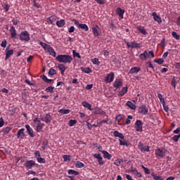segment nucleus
I'll return each instance as SVG.
<instances>
[{
  "instance_id": "nucleus-21",
  "label": "nucleus",
  "mask_w": 180,
  "mask_h": 180,
  "mask_svg": "<svg viewBox=\"0 0 180 180\" xmlns=\"http://www.w3.org/2000/svg\"><path fill=\"white\" fill-rule=\"evenodd\" d=\"M140 71H141V68L139 67H134L129 70V74H137L140 72Z\"/></svg>"
},
{
  "instance_id": "nucleus-13",
  "label": "nucleus",
  "mask_w": 180,
  "mask_h": 180,
  "mask_svg": "<svg viewBox=\"0 0 180 180\" xmlns=\"http://www.w3.org/2000/svg\"><path fill=\"white\" fill-rule=\"evenodd\" d=\"M113 79H115V73L113 72H111L110 74L107 75V77L105 79V82H108V84L110 82H113Z\"/></svg>"
},
{
  "instance_id": "nucleus-64",
  "label": "nucleus",
  "mask_w": 180,
  "mask_h": 180,
  "mask_svg": "<svg viewBox=\"0 0 180 180\" xmlns=\"http://www.w3.org/2000/svg\"><path fill=\"white\" fill-rule=\"evenodd\" d=\"M8 44V42L6 41V39H4L1 41V47H3L4 49H5V47H6V44Z\"/></svg>"
},
{
  "instance_id": "nucleus-41",
  "label": "nucleus",
  "mask_w": 180,
  "mask_h": 180,
  "mask_svg": "<svg viewBox=\"0 0 180 180\" xmlns=\"http://www.w3.org/2000/svg\"><path fill=\"white\" fill-rule=\"evenodd\" d=\"M123 117H124V115H117L116 117H115V122H117V123L119 124V123H120V122L122 121Z\"/></svg>"
},
{
  "instance_id": "nucleus-10",
  "label": "nucleus",
  "mask_w": 180,
  "mask_h": 180,
  "mask_svg": "<svg viewBox=\"0 0 180 180\" xmlns=\"http://www.w3.org/2000/svg\"><path fill=\"white\" fill-rule=\"evenodd\" d=\"M34 165H36V162L34 160H27L24 163V166H25L26 168H28V169H32Z\"/></svg>"
},
{
  "instance_id": "nucleus-61",
  "label": "nucleus",
  "mask_w": 180,
  "mask_h": 180,
  "mask_svg": "<svg viewBox=\"0 0 180 180\" xmlns=\"http://www.w3.org/2000/svg\"><path fill=\"white\" fill-rule=\"evenodd\" d=\"M95 1L99 5H105L106 4V0H95Z\"/></svg>"
},
{
  "instance_id": "nucleus-25",
  "label": "nucleus",
  "mask_w": 180,
  "mask_h": 180,
  "mask_svg": "<svg viewBox=\"0 0 180 180\" xmlns=\"http://www.w3.org/2000/svg\"><path fill=\"white\" fill-rule=\"evenodd\" d=\"M113 136L115 137H119L120 140H124V135H123V134L119 132L118 131H115L113 132Z\"/></svg>"
},
{
  "instance_id": "nucleus-9",
  "label": "nucleus",
  "mask_w": 180,
  "mask_h": 180,
  "mask_svg": "<svg viewBox=\"0 0 180 180\" xmlns=\"http://www.w3.org/2000/svg\"><path fill=\"white\" fill-rule=\"evenodd\" d=\"M40 120H41V122H44L45 123H51V121L53 120V117H51V115H50V114H46L45 116L41 117Z\"/></svg>"
},
{
  "instance_id": "nucleus-54",
  "label": "nucleus",
  "mask_w": 180,
  "mask_h": 180,
  "mask_svg": "<svg viewBox=\"0 0 180 180\" xmlns=\"http://www.w3.org/2000/svg\"><path fill=\"white\" fill-rule=\"evenodd\" d=\"M123 162V160H117L114 162V165H116L117 167H120V164Z\"/></svg>"
},
{
  "instance_id": "nucleus-29",
  "label": "nucleus",
  "mask_w": 180,
  "mask_h": 180,
  "mask_svg": "<svg viewBox=\"0 0 180 180\" xmlns=\"http://www.w3.org/2000/svg\"><path fill=\"white\" fill-rule=\"evenodd\" d=\"M128 88L127 87H123L122 90L118 93V96H124L126 94H127Z\"/></svg>"
},
{
  "instance_id": "nucleus-33",
  "label": "nucleus",
  "mask_w": 180,
  "mask_h": 180,
  "mask_svg": "<svg viewBox=\"0 0 180 180\" xmlns=\"http://www.w3.org/2000/svg\"><path fill=\"white\" fill-rule=\"evenodd\" d=\"M56 25L58 26V27H63V26L65 25V20L62 19L59 21H57Z\"/></svg>"
},
{
  "instance_id": "nucleus-7",
  "label": "nucleus",
  "mask_w": 180,
  "mask_h": 180,
  "mask_svg": "<svg viewBox=\"0 0 180 180\" xmlns=\"http://www.w3.org/2000/svg\"><path fill=\"white\" fill-rule=\"evenodd\" d=\"M138 148L141 150V153H150V146H144L141 142H139Z\"/></svg>"
},
{
  "instance_id": "nucleus-27",
  "label": "nucleus",
  "mask_w": 180,
  "mask_h": 180,
  "mask_svg": "<svg viewBox=\"0 0 180 180\" xmlns=\"http://www.w3.org/2000/svg\"><path fill=\"white\" fill-rule=\"evenodd\" d=\"M82 106H84V108H86L87 109H89V110H94V109H92V105L86 101H82Z\"/></svg>"
},
{
  "instance_id": "nucleus-62",
  "label": "nucleus",
  "mask_w": 180,
  "mask_h": 180,
  "mask_svg": "<svg viewBox=\"0 0 180 180\" xmlns=\"http://www.w3.org/2000/svg\"><path fill=\"white\" fill-rule=\"evenodd\" d=\"M49 144V142L47 141H44L43 143H42V146H41V148L42 150H46V148H47V145Z\"/></svg>"
},
{
  "instance_id": "nucleus-30",
  "label": "nucleus",
  "mask_w": 180,
  "mask_h": 180,
  "mask_svg": "<svg viewBox=\"0 0 180 180\" xmlns=\"http://www.w3.org/2000/svg\"><path fill=\"white\" fill-rule=\"evenodd\" d=\"M80 70L82 72H84V74H91V72H92V69H91V68L81 67Z\"/></svg>"
},
{
  "instance_id": "nucleus-58",
  "label": "nucleus",
  "mask_w": 180,
  "mask_h": 180,
  "mask_svg": "<svg viewBox=\"0 0 180 180\" xmlns=\"http://www.w3.org/2000/svg\"><path fill=\"white\" fill-rule=\"evenodd\" d=\"M77 124V120H70L69 121L70 127H72V126H74V124Z\"/></svg>"
},
{
  "instance_id": "nucleus-20",
  "label": "nucleus",
  "mask_w": 180,
  "mask_h": 180,
  "mask_svg": "<svg viewBox=\"0 0 180 180\" xmlns=\"http://www.w3.org/2000/svg\"><path fill=\"white\" fill-rule=\"evenodd\" d=\"M98 29H99V26L98 25H96L95 27H92V32L94 37H99L100 36L99 31L98 30Z\"/></svg>"
},
{
  "instance_id": "nucleus-35",
  "label": "nucleus",
  "mask_w": 180,
  "mask_h": 180,
  "mask_svg": "<svg viewBox=\"0 0 180 180\" xmlns=\"http://www.w3.org/2000/svg\"><path fill=\"white\" fill-rule=\"evenodd\" d=\"M78 29H82V30L85 32H88V30H89V27H88L86 24H80Z\"/></svg>"
},
{
  "instance_id": "nucleus-46",
  "label": "nucleus",
  "mask_w": 180,
  "mask_h": 180,
  "mask_svg": "<svg viewBox=\"0 0 180 180\" xmlns=\"http://www.w3.org/2000/svg\"><path fill=\"white\" fill-rule=\"evenodd\" d=\"M108 122H109V118H105V120L100 121L98 123V126H102V124H105V123H108Z\"/></svg>"
},
{
  "instance_id": "nucleus-36",
  "label": "nucleus",
  "mask_w": 180,
  "mask_h": 180,
  "mask_svg": "<svg viewBox=\"0 0 180 180\" xmlns=\"http://www.w3.org/2000/svg\"><path fill=\"white\" fill-rule=\"evenodd\" d=\"M71 110L68 109H64L62 108L58 110L59 113H61V115H68V113H70Z\"/></svg>"
},
{
  "instance_id": "nucleus-56",
  "label": "nucleus",
  "mask_w": 180,
  "mask_h": 180,
  "mask_svg": "<svg viewBox=\"0 0 180 180\" xmlns=\"http://www.w3.org/2000/svg\"><path fill=\"white\" fill-rule=\"evenodd\" d=\"M162 106H163V108H164V110L165 111V112H168V110H169V107H168V105H165V101H164L163 100V102H162Z\"/></svg>"
},
{
  "instance_id": "nucleus-34",
  "label": "nucleus",
  "mask_w": 180,
  "mask_h": 180,
  "mask_svg": "<svg viewBox=\"0 0 180 180\" xmlns=\"http://www.w3.org/2000/svg\"><path fill=\"white\" fill-rule=\"evenodd\" d=\"M6 53L5 60H8V58H9V57H11V56H12V54H13V49H11V50L8 51V49H6Z\"/></svg>"
},
{
  "instance_id": "nucleus-24",
  "label": "nucleus",
  "mask_w": 180,
  "mask_h": 180,
  "mask_svg": "<svg viewBox=\"0 0 180 180\" xmlns=\"http://www.w3.org/2000/svg\"><path fill=\"white\" fill-rule=\"evenodd\" d=\"M94 115H106V112L101 110L100 108H96L94 111Z\"/></svg>"
},
{
  "instance_id": "nucleus-16",
  "label": "nucleus",
  "mask_w": 180,
  "mask_h": 180,
  "mask_svg": "<svg viewBox=\"0 0 180 180\" xmlns=\"http://www.w3.org/2000/svg\"><path fill=\"white\" fill-rule=\"evenodd\" d=\"M10 33L11 39H18V34L16 33V29H15V27H11Z\"/></svg>"
},
{
  "instance_id": "nucleus-52",
  "label": "nucleus",
  "mask_w": 180,
  "mask_h": 180,
  "mask_svg": "<svg viewBox=\"0 0 180 180\" xmlns=\"http://www.w3.org/2000/svg\"><path fill=\"white\" fill-rule=\"evenodd\" d=\"M64 161H71V155H65L63 156Z\"/></svg>"
},
{
  "instance_id": "nucleus-1",
  "label": "nucleus",
  "mask_w": 180,
  "mask_h": 180,
  "mask_svg": "<svg viewBox=\"0 0 180 180\" xmlns=\"http://www.w3.org/2000/svg\"><path fill=\"white\" fill-rule=\"evenodd\" d=\"M72 60V56L70 55H58L56 57V60H58V63H63V64H71Z\"/></svg>"
},
{
  "instance_id": "nucleus-38",
  "label": "nucleus",
  "mask_w": 180,
  "mask_h": 180,
  "mask_svg": "<svg viewBox=\"0 0 180 180\" xmlns=\"http://www.w3.org/2000/svg\"><path fill=\"white\" fill-rule=\"evenodd\" d=\"M176 84H178V82H176V77L174 76L172 79L171 85L174 88V89L176 88Z\"/></svg>"
},
{
  "instance_id": "nucleus-17",
  "label": "nucleus",
  "mask_w": 180,
  "mask_h": 180,
  "mask_svg": "<svg viewBox=\"0 0 180 180\" xmlns=\"http://www.w3.org/2000/svg\"><path fill=\"white\" fill-rule=\"evenodd\" d=\"M120 146H124V147H130L131 146V143L130 141L126 140V139H119Z\"/></svg>"
},
{
  "instance_id": "nucleus-22",
  "label": "nucleus",
  "mask_w": 180,
  "mask_h": 180,
  "mask_svg": "<svg viewBox=\"0 0 180 180\" xmlns=\"http://www.w3.org/2000/svg\"><path fill=\"white\" fill-rule=\"evenodd\" d=\"M139 58L143 61H146V60L148 58V52H147V51H145L143 53H141L139 55Z\"/></svg>"
},
{
  "instance_id": "nucleus-59",
  "label": "nucleus",
  "mask_w": 180,
  "mask_h": 180,
  "mask_svg": "<svg viewBox=\"0 0 180 180\" xmlns=\"http://www.w3.org/2000/svg\"><path fill=\"white\" fill-rule=\"evenodd\" d=\"M154 58L155 56H154V51H149L148 53V58Z\"/></svg>"
},
{
  "instance_id": "nucleus-39",
  "label": "nucleus",
  "mask_w": 180,
  "mask_h": 180,
  "mask_svg": "<svg viewBox=\"0 0 180 180\" xmlns=\"http://www.w3.org/2000/svg\"><path fill=\"white\" fill-rule=\"evenodd\" d=\"M12 130V127H6L4 129V134L5 136L9 134V133L11 132V131Z\"/></svg>"
},
{
  "instance_id": "nucleus-18",
  "label": "nucleus",
  "mask_w": 180,
  "mask_h": 180,
  "mask_svg": "<svg viewBox=\"0 0 180 180\" xmlns=\"http://www.w3.org/2000/svg\"><path fill=\"white\" fill-rule=\"evenodd\" d=\"M152 16L153 17L154 20L155 22H158V23H159V25L162 23L161 17H160V15H157V13H155V12L152 13Z\"/></svg>"
},
{
  "instance_id": "nucleus-14",
  "label": "nucleus",
  "mask_w": 180,
  "mask_h": 180,
  "mask_svg": "<svg viewBox=\"0 0 180 180\" xmlns=\"http://www.w3.org/2000/svg\"><path fill=\"white\" fill-rule=\"evenodd\" d=\"M25 129H27V133L29 134L30 136H31L32 138L34 137V131H33V129L30 127V125L26 124Z\"/></svg>"
},
{
  "instance_id": "nucleus-6",
  "label": "nucleus",
  "mask_w": 180,
  "mask_h": 180,
  "mask_svg": "<svg viewBox=\"0 0 180 180\" xmlns=\"http://www.w3.org/2000/svg\"><path fill=\"white\" fill-rule=\"evenodd\" d=\"M138 112L143 116L148 114V107L146 104L141 105L138 108Z\"/></svg>"
},
{
  "instance_id": "nucleus-44",
  "label": "nucleus",
  "mask_w": 180,
  "mask_h": 180,
  "mask_svg": "<svg viewBox=\"0 0 180 180\" xmlns=\"http://www.w3.org/2000/svg\"><path fill=\"white\" fill-rule=\"evenodd\" d=\"M76 168H84L85 167V165L82 163V162L77 161L75 164Z\"/></svg>"
},
{
  "instance_id": "nucleus-23",
  "label": "nucleus",
  "mask_w": 180,
  "mask_h": 180,
  "mask_svg": "<svg viewBox=\"0 0 180 180\" xmlns=\"http://www.w3.org/2000/svg\"><path fill=\"white\" fill-rule=\"evenodd\" d=\"M17 137L18 139H23L25 137V128H22L18 131Z\"/></svg>"
},
{
  "instance_id": "nucleus-12",
  "label": "nucleus",
  "mask_w": 180,
  "mask_h": 180,
  "mask_svg": "<svg viewBox=\"0 0 180 180\" xmlns=\"http://www.w3.org/2000/svg\"><path fill=\"white\" fill-rule=\"evenodd\" d=\"M93 157L98 159V165H103V164H105V161H103V158L101 156V153H95L93 155Z\"/></svg>"
},
{
  "instance_id": "nucleus-50",
  "label": "nucleus",
  "mask_w": 180,
  "mask_h": 180,
  "mask_svg": "<svg viewBox=\"0 0 180 180\" xmlns=\"http://www.w3.org/2000/svg\"><path fill=\"white\" fill-rule=\"evenodd\" d=\"M131 119H133V116L128 115L127 119L125 121V124H130V123H131V121H130Z\"/></svg>"
},
{
  "instance_id": "nucleus-32",
  "label": "nucleus",
  "mask_w": 180,
  "mask_h": 180,
  "mask_svg": "<svg viewBox=\"0 0 180 180\" xmlns=\"http://www.w3.org/2000/svg\"><path fill=\"white\" fill-rule=\"evenodd\" d=\"M56 19H57V17H56V15H51L47 18V22L51 25H53L54 22H56Z\"/></svg>"
},
{
  "instance_id": "nucleus-60",
  "label": "nucleus",
  "mask_w": 180,
  "mask_h": 180,
  "mask_svg": "<svg viewBox=\"0 0 180 180\" xmlns=\"http://www.w3.org/2000/svg\"><path fill=\"white\" fill-rule=\"evenodd\" d=\"M72 22H73L74 25H75V26H77V27H79L81 23H79V22L77 20V19H73L72 20Z\"/></svg>"
},
{
  "instance_id": "nucleus-11",
  "label": "nucleus",
  "mask_w": 180,
  "mask_h": 180,
  "mask_svg": "<svg viewBox=\"0 0 180 180\" xmlns=\"http://www.w3.org/2000/svg\"><path fill=\"white\" fill-rule=\"evenodd\" d=\"M49 53V56H52V57H56L57 56V53L54 51V49L51 47V46L46 45V51Z\"/></svg>"
},
{
  "instance_id": "nucleus-4",
  "label": "nucleus",
  "mask_w": 180,
  "mask_h": 180,
  "mask_svg": "<svg viewBox=\"0 0 180 180\" xmlns=\"http://www.w3.org/2000/svg\"><path fill=\"white\" fill-rule=\"evenodd\" d=\"M124 42L125 44H127V49H141V44L137 43L135 41L129 42L126 41V39L124 40Z\"/></svg>"
},
{
  "instance_id": "nucleus-57",
  "label": "nucleus",
  "mask_w": 180,
  "mask_h": 180,
  "mask_svg": "<svg viewBox=\"0 0 180 180\" xmlns=\"http://www.w3.org/2000/svg\"><path fill=\"white\" fill-rule=\"evenodd\" d=\"M154 62L157 63L158 64H163L164 59H162V58L154 59Z\"/></svg>"
},
{
  "instance_id": "nucleus-8",
  "label": "nucleus",
  "mask_w": 180,
  "mask_h": 180,
  "mask_svg": "<svg viewBox=\"0 0 180 180\" xmlns=\"http://www.w3.org/2000/svg\"><path fill=\"white\" fill-rule=\"evenodd\" d=\"M135 129L136 131H143V122L140 120H137L135 122Z\"/></svg>"
},
{
  "instance_id": "nucleus-49",
  "label": "nucleus",
  "mask_w": 180,
  "mask_h": 180,
  "mask_svg": "<svg viewBox=\"0 0 180 180\" xmlns=\"http://www.w3.org/2000/svg\"><path fill=\"white\" fill-rule=\"evenodd\" d=\"M141 167L143 169V171H144L145 174H146V175L150 174V171L148 168L144 167V165H141Z\"/></svg>"
},
{
  "instance_id": "nucleus-42",
  "label": "nucleus",
  "mask_w": 180,
  "mask_h": 180,
  "mask_svg": "<svg viewBox=\"0 0 180 180\" xmlns=\"http://www.w3.org/2000/svg\"><path fill=\"white\" fill-rule=\"evenodd\" d=\"M151 176H153V179H155V180H164V179H162V177H161V176H156L155 173H154V172L151 173Z\"/></svg>"
},
{
  "instance_id": "nucleus-51",
  "label": "nucleus",
  "mask_w": 180,
  "mask_h": 180,
  "mask_svg": "<svg viewBox=\"0 0 180 180\" xmlns=\"http://www.w3.org/2000/svg\"><path fill=\"white\" fill-rule=\"evenodd\" d=\"M92 63L93 64H94L95 65H99V64H101V62H99V59L94 58V59H92Z\"/></svg>"
},
{
  "instance_id": "nucleus-53",
  "label": "nucleus",
  "mask_w": 180,
  "mask_h": 180,
  "mask_svg": "<svg viewBox=\"0 0 180 180\" xmlns=\"http://www.w3.org/2000/svg\"><path fill=\"white\" fill-rule=\"evenodd\" d=\"M56 74H57V72L56 71V70L51 68L49 70V75H56Z\"/></svg>"
},
{
  "instance_id": "nucleus-31",
  "label": "nucleus",
  "mask_w": 180,
  "mask_h": 180,
  "mask_svg": "<svg viewBox=\"0 0 180 180\" xmlns=\"http://www.w3.org/2000/svg\"><path fill=\"white\" fill-rule=\"evenodd\" d=\"M127 106L131 109L132 110H136V104L133 103L131 101H129L126 103Z\"/></svg>"
},
{
  "instance_id": "nucleus-43",
  "label": "nucleus",
  "mask_w": 180,
  "mask_h": 180,
  "mask_svg": "<svg viewBox=\"0 0 180 180\" xmlns=\"http://www.w3.org/2000/svg\"><path fill=\"white\" fill-rule=\"evenodd\" d=\"M132 175H134L135 178H143V174L136 170L134 173H132Z\"/></svg>"
},
{
  "instance_id": "nucleus-2",
  "label": "nucleus",
  "mask_w": 180,
  "mask_h": 180,
  "mask_svg": "<svg viewBox=\"0 0 180 180\" xmlns=\"http://www.w3.org/2000/svg\"><path fill=\"white\" fill-rule=\"evenodd\" d=\"M167 153H168V150L165 148H158L155 150V155L156 157H160V158H164Z\"/></svg>"
},
{
  "instance_id": "nucleus-45",
  "label": "nucleus",
  "mask_w": 180,
  "mask_h": 180,
  "mask_svg": "<svg viewBox=\"0 0 180 180\" xmlns=\"http://www.w3.org/2000/svg\"><path fill=\"white\" fill-rule=\"evenodd\" d=\"M172 36L176 40H179V39H180V35H179V34L176 33V32H172Z\"/></svg>"
},
{
  "instance_id": "nucleus-48",
  "label": "nucleus",
  "mask_w": 180,
  "mask_h": 180,
  "mask_svg": "<svg viewBox=\"0 0 180 180\" xmlns=\"http://www.w3.org/2000/svg\"><path fill=\"white\" fill-rule=\"evenodd\" d=\"M37 160L39 164H46V159L43 158H37Z\"/></svg>"
},
{
  "instance_id": "nucleus-26",
  "label": "nucleus",
  "mask_w": 180,
  "mask_h": 180,
  "mask_svg": "<svg viewBox=\"0 0 180 180\" xmlns=\"http://www.w3.org/2000/svg\"><path fill=\"white\" fill-rule=\"evenodd\" d=\"M58 70H60L61 75H64V72H65V70H67V68H65V65L58 64Z\"/></svg>"
},
{
  "instance_id": "nucleus-63",
  "label": "nucleus",
  "mask_w": 180,
  "mask_h": 180,
  "mask_svg": "<svg viewBox=\"0 0 180 180\" xmlns=\"http://www.w3.org/2000/svg\"><path fill=\"white\" fill-rule=\"evenodd\" d=\"M180 139V134H179L178 135H174L173 136V140L175 141V143L178 142V140H179Z\"/></svg>"
},
{
  "instance_id": "nucleus-3",
  "label": "nucleus",
  "mask_w": 180,
  "mask_h": 180,
  "mask_svg": "<svg viewBox=\"0 0 180 180\" xmlns=\"http://www.w3.org/2000/svg\"><path fill=\"white\" fill-rule=\"evenodd\" d=\"M41 120L36 117L34 119L33 122L34 123V126L36 127V131L38 133H40V131H41V130H43V127H44V124L41 123V121H40Z\"/></svg>"
},
{
  "instance_id": "nucleus-47",
  "label": "nucleus",
  "mask_w": 180,
  "mask_h": 180,
  "mask_svg": "<svg viewBox=\"0 0 180 180\" xmlns=\"http://www.w3.org/2000/svg\"><path fill=\"white\" fill-rule=\"evenodd\" d=\"M46 92H51V94H53L54 92V87L49 86L45 89Z\"/></svg>"
},
{
  "instance_id": "nucleus-37",
  "label": "nucleus",
  "mask_w": 180,
  "mask_h": 180,
  "mask_svg": "<svg viewBox=\"0 0 180 180\" xmlns=\"http://www.w3.org/2000/svg\"><path fill=\"white\" fill-rule=\"evenodd\" d=\"M138 30L142 34H144V35L147 34V31H146V28H144V27H143L141 25L138 27Z\"/></svg>"
},
{
  "instance_id": "nucleus-15",
  "label": "nucleus",
  "mask_w": 180,
  "mask_h": 180,
  "mask_svg": "<svg viewBox=\"0 0 180 180\" xmlns=\"http://www.w3.org/2000/svg\"><path fill=\"white\" fill-rule=\"evenodd\" d=\"M113 86L114 88H116V89H117V88L123 86V82L120 79H116L114 82Z\"/></svg>"
},
{
  "instance_id": "nucleus-55",
  "label": "nucleus",
  "mask_w": 180,
  "mask_h": 180,
  "mask_svg": "<svg viewBox=\"0 0 180 180\" xmlns=\"http://www.w3.org/2000/svg\"><path fill=\"white\" fill-rule=\"evenodd\" d=\"M73 57H77V58H81V55L79 53L77 52L75 50L72 51Z\"/></svg>"
},
{
  "instance_id": "nucleus-28",
  "label": "nucleus",
  "mask_w": 180,
  "mask_h": 180,
  "mask_svg": "<svg viewBox=\"0 0 180 180\" xmlns=\"http://www.w3.org/2000/svg\"><path fill=\"white\" fill-rule=\"evenodd\" d=\"M117 14L121 19H123V15H124V10L117 8L116 10Z\"/></svg>"
},
{
  "instance_id": "nucleus-40",
  "label": "nucleus",
  "mask_w": 180,
  "mask_h": 180,
  "mask_svg": "<svg viewBox=\"0 0 180 180\" xmlns=\"http://www.w3.org/2000/svg\"><path fill=\"white\" fill-rule=\"evenodd\" d=\"M68 174L69 175H79V172L75 171V170H74V169H69V170L68 171Z\"/></svg>"
},
{
  "instance_id": "nucleus-19",
  "label": "nucleus",
  "mask_w": 180,
  "mask_h": 180,
  "mask_svg": "<svg viewBox=\"0 0 180 180\" xmlns=\"http://www.w3.org/2000/svg\"><path fill=\"white\" fill-rule=\"evenodd\" d=\"M99 152L103 155V158L106 160H110L112 158V155H110L108 151L99 150Z\"/></svg>"
},
{
  "instance_id": "nucleus-5",
  "label": "nucleus",
  "mask_w": 180,
  "mask_h": 180,
  "mask_svg": "<svg viewBox=\"0 0 180 180\" xmlns=\"http://www.w3.org/2000/svg\"><path fill=\"white\" fill-rule=\"evenodd\" d=\"M20 40H21V41H25V42L30 41V34H29L27 31H22L20 34Z\"/></svg>"
}]
</instances>
